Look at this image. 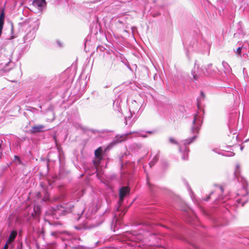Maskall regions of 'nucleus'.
Listing matches in <instances>:
<instances>
[{
  "mask_svg": "<svg viewBox=\"0 0 249 249\" xmlns=\"http://www.w3.org/2000/svg\"><path fill=\"white\" fill-rule=\"evenodd\" d=\"M14 51L11 47L7 46L2 50L0 55V71L8 72L14 67V63L12 61Z\"/></svg>",
  "mask_w": 249,
  "mask_h": 249,
  "instance_id": "obj_1",
  "label": "nucleus"
},
{
  "mask_svg": "<svg viewBox=\"0 0 249 249\" xmlns=\"http://www.w3.org/2000/svg\"><path fill=\"white\" fill-rule=\"evenodd\" d=\"M197 136L195 135L192 137L186 139L184 140L183 142V144L184 145L183 147H181L180 146L178 142L175 140L173 138H169V142L173 144H176L179 145V150L180 152L182 154V159L183 160H188V153L189 152V149L186 147L187 145L192 143L195 140Z\"/></svg>",
  "mask_w": 249,
  "mask_h": 249,
  "instance_id": "obj_2",
  "label": "nucleus"
},
{
  "mask_svg": "<svg viewBox=\"0 0 249 249\" xmlns=\"http://www.w3.org/2000/svg\"><path fill=\"white\" fill-rule=\"evenodd\" d=\"M74 205L70 203H63L53 208L54 214L65 215L72 211Z\"/></svg>",
  "mask_w": 249,
  "mask_h": 249,
  "instance_id": "obj_3",
  "label": "nucleus"
},
{
  "mask_svg": "<svg viewBox=\"0 0 249 249\" xmlns=\"http://www.w3.org/2000/svg\"><path fill=\"white\" fill-rule=\"evenodd\" d=\"M202 123L201 115L197 113L194 117L193 126L191 128L192 133L197 134L200 128Z\"/></svg>",
  "mask_w": 249,
  "mask_h": 249,
  "instance_id": "obj_4",
  "label": "nucleus"
},
{
  "mask_svg": "<svg viewBox=\"0 0 249 249\" xmlns=\"http://www.w3.org/2000/svg\"><path fill=\"white\" fill-rule=\"evenodd\" d=\"M133 133H138V136H141L142 137H146V135L143 134L142 132H131L130 133L122 134L121 135H117L113 141L112 142V143L114 144H116L119 143L123 141H125L127 139V136Z\"/></svg>",
  "mask_w": 249,
  "mask_h": 249,
  "instance_id": "obj_5",
  "label": "nucleus"
},
{
  "mask_svg": "<svg viewBox=\"0 0 249 249\" xmlns=\"http://www.w3.org/2000/svg\"><path fill=\"white\" fill-rule=\"evenodd\" d=\"M201 70L204 75L210 76H213L216 72V68H213L212 64H209L207 66L202 67Z\"/></svg>",
  "mask_w": 249,
  "mask_h": 249,
  "instance_id": "obj_6",
  "label": "nucleus"
},
{
  "mask_svg": "<svg viewBox=\"0 0 249 249\" xmlns=\"http://www.w3.org/2000/svg\"><path fill=\"white\" fill-rule=\"evenodd\" d=\"M139 108V106L137 105V102L135 101H134L132 103V105L130 108V112L131 113V115L133 114H135V113L138 111V109ZM132 116V115H131ZM131 118V116H128L125 118V124L127 125L128 124V121Z\"/></svg>",
  "mask_w": 249,
  "mask_h": 249,
  "instance_id": "obj_7",
  "label": "nucleus"
},
{
  "mask_svg": "<svg viewBox=\"0 0 249 249\" xmlns=\"http://www.w3.org/2000/svg\"><path fill=\"white\" fill-rule=\"evenodd\" d=\"M48 130L45 125L43 124H38L33 126L31 129V133H36L39 132H42Z\"/></svg>",
  "mask_w": 249,
  "mask_h": 249,
  "instance_id": "obj_8",
  "label": "nucleus"
},
{
  "mask_svg": "<svg viewBox=\"0 0 249 249\" xmlns=\"http://www.w3.org/2000/svg\"><path fill=\"white\" fill-rule=\"evenodd\" d=\"M46 4L45 0H34L32 6L37 8L38 10H41L46 5Z\"/></svg>",
  "mask_w": 249,
  "mask_h": 249,
  "instance_id": "obj_9",
  "label": "nucleus"
},
{
  "mask_svg": "<svg viewBox=\"0 0 249 249\" xmlns=\"http://www.w3.org/2000/svg\"><path fill=\"white\" fill-rule=\"evenodd\" d=\"M129 192V189L127 187H122L119 191V201L120 203L124 201V197Z\"/></svg>",
  "mask_w": 249,
  "mask_h": 249,
  "instance_id": "obj_10",
  "label": "nucleus"
},
{
  "mask_svg": "<svg viewBox=\"0 0 249 249\" xmlns=\"http://www.w3.org/2000/svg\"><path fill=\"white\" fill-rule=\"evenodd\" d=\"M35 36V33L34 31H30L24 37L25 42H29L32 40Z\"/></svg>",
  "mask_w": 249,
  "mask_h": 249,
  "instance_id": "obj_11",
  "label": "nucleus"
},
{
  "mask_svg": "<svg viewBox=\"0 0 249 249\" xmlns=\"http://www.w3.org/2000/svg\"><path fill=\"white\" fill-rule=\"evenodd\" d=\"M121 99H120L119 96L117 98H116L113 102V107L115 110L120 111L121 110L120 104L121 103Z\"/></svg>",
  "mask_w": 249,
  "mask_h": 249,
  "instance_id": "obj_12",
  "label": "nucleus"
},
{
  "mask_svg": "<svg viewBox=\"0 0 249 249\" xmlns=\"http://www.w3.org/2000/svg\"><path fill=\"white\" fill-rule=\"evenodd\" d=\"M17 235V232L15 231H12L11 232L10 236H9V237L7 240V243L11 244V243H12L15 239Z\"/></svg>",
  "mask_w": 249,
  "mask_h": 249,
  "instance_id": "obj_13",
  "label": "nucleus"
},
{
  "mask_svg": "<svg viewBox=\"0 0 249 249\" xmlns=\"http://www.w3.org/2000/svg\"><path fill=\"white\" fill-rule=\"evenodd\" d=\"M213 151L218 154H221L222 155L226 157H232L234 155V153L231 152H220L218 149H213Z\"/></svg>",
  "mask_w": 249,
  "mask_h": 249,
  "instance_id": "obj_14",
  "label": "nucleus"
},
{
  "mask_svg": "<svg viewBox=\"0 0 249 249\" xmlns=\"http://www.w3.org/2000/svg\"><path fill=\"white\" fill-rule=\"evenodd\" d=\"M222 66L224 68V71L226 73H230L231 71V69L228 63L225 61L222 62Z\"/></svg>",
  "mask_w": 249,
  "mask_h": 249,
  "instance_id": "obj_15",
  "label": "nucleus"
},
{
  "mask_svg": "<svg viewBox=\"0 0 249 249\" xmlns=\"http://www.w3.org/2000/svg\"><path fill=\"white\" fill-rule=\"evenodd\" d=\"M102 152V149L101 147H99L95 151V156L96 158L98 159L99 160L101 159V154Z\"/></svg>",
  "mask_w": 249,
  "mask_h": 249,
  "instance_id": "obj_16",
  "label": "nucleus"
},
{
  "mask_svg": "<svg viewBox=\"0 0 249 249\" xmlns=\"http://www.w3.org/2000/svg\"><path fill=\"white\" fill-rule=\"evenodd\" d=\"M159 158V154H157L153 159V160L149 162V165L150 167H152L155 165L156 162L158 160Z\"/></svg>",
  "mask_w": 249,
  "mask_h": 249,
  "instance_id": "obj_17",
  "label": "nucleus"
},
{
  "mask_svg": "<svg viewBox=\"0 0 249 249\" xmlns=\"http://www.w3.org/2000/svg\"><path fill=\"white\" fill-rule=\"evenodd\" d=\"M240 174V165L239 163H236L235 169L234 171V175L236 177L238 178Z\"/></svg>",
  "mask_w": 249,
  "mask_h": 249,
  "instance_id": "obj_18",
  "label": "nucleus"
},
{
  "mask_svg": "<svg viewBox=\"0 0 249 249\" xmlns=\"http://www.w3.org/2000/svg\"><path fill=\"white\" fill-rule=\"evenodd\" d=\"M248 199H246L244 200H242L241 199H237L236 201L238 204H241L242 206H243L244 204L247 202Z\"/></svg>",
  "mask_w": 249,
  "mask_h": 249,
  "instance_id": "obj_19",
  "label": "nucleus"
},
{
  "mask_svg": "<svg viewBox=\"0 0 249 249\" xmlns=\"http://www.w3.org/2000/svg\"><path fill=\"white\" fill-rule=\"evenodd\" d=\"M244 49H245V47H243V46H242V47H239L237 50H236V54H238V55H240L241 53V51H242V50H243V51L244 50ZM246 50H247V48H246Z\"/></svg>",
  "mask_w": 249,
  "mask_h": 249,
  "instance_id": "obj_20",
  "label": "nucleus"
},
{
  "mask_svg": "<svg viewBox=\"0 0 249 249\" xmlns=\"http://www.w3.org/2000/svg\"><path fill=\"white\" fill-rule=\"evenodd\" d=\"M61 233H62V232L58 231H52V232H51V234L52 236H54L55 237H57L58 235H60Z\"/></svg>",
  "mask_w": 249,
  "mask_h": 249,
  "instance_id": "obj_21",
  "label": "nucleus"
},
{
  "mask_svg": "<svg viewBox=\"0 0 249 249\" xmlns=\"http://www.w3.org/2000/svg\"><path fill=\"white\" fill-rule=\"evenodd\" d=\"M192 75H193V78L195 80H197L199 78V76L195 73V71H192Z\"/></svg>",
  "mask_w": 249,
  "mask_h": 249,
  "instance_id": "obj_22",
  "label": "nucleus"
},
{
  "mask_svg": "<svg viewBox=\"0 0 249 249\" xmlns=\"http://www.w3.org/2000/svg\"><path fill=\"white\" fill-rule=\"evenodd\" d=\"M214 195V192H212V193L210 194V195H209V196L207 197L206 199H205V200H206V201H208V200L210 198V197H211H211H213Z\"/></svg>",
  "mask_w": 249,
  "mask_h": 249,
  "instance_id": "obj_23",
  "label": "nucleus"
},
{
  "mask_svg": "<svg viewBox=\"0 0 249 249\" xmlns=\"http://www.w3.org/2000/svg\"><path fill=\"white\" fill-rule=\"evenodd\" d=\"M243 191L246 193V195L247 194V190L246 184L243 183Z\"/></svg>",
  "mask_w": 249,
  "mask_h": 249,
  "instance_id": "obj_24",
  "label": "nucleus"
},
{
  "mask_svg": "<svg viewBox=\"0 0 249 249\" xmlns=\"http://www.w3.org/2000/svg\"><path fill=\"white\" fill-rule=\"evenodd\" d=\"M2 141H1V143H0V151H2L4 149V146L2 144Z\"/></svg>",
  "mask_w": 249,
  "mask_h": 249,
  "instance_id": "obj_25",
  "label": "nucleus"
},
{
  "mask_svg": "<svg viewBox=\"0 0 249 249\" xmlns=\"http://www.w3.org/2000/svg\"><path fill=\"white\" fill-rule=\"evenodd\" d=\"M214 198L215 199V201L223 199V197L221 196H218L217 197L215 196Z\"/></svg>",
  "mask_w": 249,
  "mask_h": 249,
  "instance_id": "obj_26",
  "label": "nucleus"
},
{
  "mask_svg": "<svg viewBox=\"0 0 249 249\" xmlns=\"http://www.w3.org/2000/svg\"><path fill=\"white\" fill-rule=\"evenodd\" d=\"M90 131L93 133H99L100 132V131L97 130H94V129H91V130H90Z\"/></svg>",
  "mask_w": 249,
  "mask_h": 249,
  "instance_id": "obj_27",
  "label": "nucleus"
},
{
  "mask_svg": "<svg viewBox=\"0 0 249 249\" xmlns=\"http://www.w3.org/2000/svg\"><path fill=\"white\" fill-rule=\"evenodd\" d=\"M77 194L78 195H79V197H78V198H79L80 197H81L83 195V191L82 192H79L78 193H77Z\"/></svg>",
  "mask_w": 249,
  "mask_h": 249,
  "instance_id": "obj_28",
  "label": "nucleus"
},
{
  "mask_svg": "<svg viewBox=\"0 0 249 249\" xmlns=\"http://www.w3.org/2000/svg\"><path fill=\"white\" fill-rule=\"evenodd\" d=\"M8 244H10V243H7L6 242L4 246L3 247V249H7L8 248Z\"/></svg>",
  "mask_w": 249,
  "mask_h": 249,
  "instance_id": "obj_29",
  "label": "nucleus"
},
{
  "mask_svg": "<svg viewBox=\"0 0 249 249\" xmlns=\"http://www.w3.org/2000/svg\"><path fill=\"white\" fill-rule=\"evenodd\" d=\"M84 211H85V209H82L81 211V213H78V215H81L83 213ZM80 217V216H79V217Z\"/></svg>",
  "mask_w": 249,
  "mask_h": 249,
  "instance_id": "obj_30",
  "label": "nucleus"
},
{
  "mask_svg": "<svg viewBox=\"0 0 249 249\" xmlns=\"http://www.w3.org/2000/svg\"><path fill=\"white\" fill-rule=\"evenodd\" d=\"M218 189L219 190V191H220L221 193H223V188H222V187L220 186L218 188Z\"/></svg>",
  "mask_w": 249,
  "mask_h": 249,
  "instance_id": "obj_31",
  "label": "nucleus"
},
{
  "mask_svg": "<svg viewBox=\"0 0 249 249\" xmlns=\"http://www.w3.org/2000/svg\"><path fill=\"white\" fill-rule=\"evenodd\" d=\"M15 160H19V157H18V156L15 155Z\"/></svg>",
  "mask_w": 249,
  "mask_h": 249,
  "instance_id": "obj_32",
  "label": "nucleus"
},
{
  "mask_svg": "<svg viewBox=\"0 0 249 249\" xmlns=\"http://www.w3.org/2000/svg\"><path fill=\"white\" fill-rule=\"evenodd\" d=\"M13 29H13V24H11V32H12V33H13Z\"/></svg>",
  "mask_w": 249,
  "mask_h": 249,
  "instance_id": "obj_33",
  "label": "nucleus"
},
{
  "mask_svg": "<svg viewBox=\"0 0 249 249\" xmlns=\"http://www.w3.org/2000/svg\"><path fill=\"white\" fill-rule=\"evenodd\" d=\"M65 233H67V234L69 236H71V234L69 233L67 231H66V232H64Z\"/></svg>",
  "mask_w": 249,
  "mask_h": 249,
  "instance_id": "obj_34",
  "label": "nucleus"
},
{
  "mask_svg": "<svg viewBox=\"0 0 249 249\" xmlns=\"http://www.w3.org/2000/svg\"><path fill=\"white\" fill-rule=\"evenodd\" d=\"M201 95H202V97H203V98H204V93H203V92H201Z\"/></svg>",
  "mask_w": 249,
  "mask_h": 249,
  "instance_id": "obj_35",
  "label": "nucleus"
},
{
  "mask_svg": "<svg viewBox=\"0 0 249 249\" xmlns=\"http://www.w3.org/2000/svg\"><path fill=\"white\" fill-rule=\"evenodd\" d=\"M147 133H148L149 134H152V133H153V131H147Z\"/></svg>",
  "mask_w": 249,
  "mask_h": 249,
  "instance_id": "obj_36",
  "label": "nucleus"
},
{
  "mask_svg": "<svg viewBox=\"0 0 249 249\" xmlns=\"http://www.w3.org/2000/svg\"><path fill=\"white\" fill-rule=\"evenodd\" d=\"M240 149H241V150H242H242H243V147L241 146V148H240Z\"/></svg>",
  "mask_w": 249,
  "mask_h": 249,
  "instance_id": "obj_37",
  "label": "nucleus"
},
{
  "mask_svg": "<svg viewBox=\"0 0 249 249\" xmlns=\"http://www.w3.org/2000/svg\"><path fill=\"white\" fill-rule=\"evenodd\" d=\"M94 164L95 165H96V163H95V162L94 161Z\"/></svg>",
  "mask_w": 249,
  "mask_h": 249,
  "instance_id": "obj_38",
  "label": "nucleus"
},
{
  "mask_svg": "<svg viewBox=\"0 0 249 249\" xmlns=\"http://www.w3.org/2000/svg\"><path fill=\"white\" fill-rule=\"evenodd\" d=\"M244 178H242L241 181H242V180H244Z\"/></svg>",
  "mask_w": 249,
  "mask_h": 249,
  "instance_id": "obj_39",
  "label": "nucleus"
}]
</instances>
